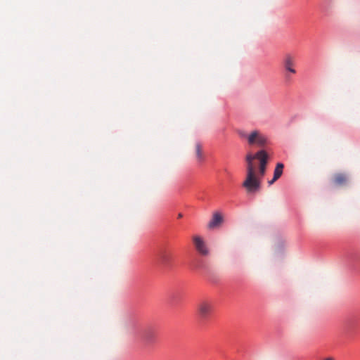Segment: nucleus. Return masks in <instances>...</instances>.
Masks as SVG:
<instances>
[{"mask_svg": "<svg viewBox=\"0 0 360 360\" xmlns=\"http://www.w3.org/2000/svg\"><path fill=\"white\" fill-rule=\"evenodd\" d=\"M255 159H257L259 161V174L262 177L265 174L268 155L265 150H261L255 155L248 153L246 155L247 176L243 183V186L248 193H254L258 191L260 187V180L256 176L255 167L253 163Z\"/></svg>", "mask_w": 360, "mask_h": 360, "instance_id": "nucleus-1", "label": "nucleus"}, {"mask_svg": "<svg viewBox=\"0 0 360 360\" xmlns=\"http://www.w3.org/2000/svg\"><path fill=\"white\" fill-rule=\"evenodd\" d=\"M222 221V217L218 214L215 213L214 214L212 220L210 221L208 226L209 228H214L219 225Z\"/></svg>", "mask_w": 360, "mask_h": 360, "instance_id": "nucleus-9", "label": "nucleus"}, {"mask_svg": "<svg viewBox=\"0 0 360 360\" xmlns=\"http://www.w3.org/2000/svg\"><path fill=\"white\" fill-rule=\"evenodd\" d=\"M347 181V176L345 174H335L333 177V184L335 186H343Z\"/></svg>", "mask_w": 360, "mask_h": 360, "instance_id": "nucleus-8", "label": "nucleus"}, {"mask_svg": "<svg viewBox=\"0 0 360 360\" xmlns=\"http://www.w3.org/2000/svg\"><path fill=\"white\" fill-rule=\"evenodd\" d=\"M155 338V332L153 328H147L142 333V339L148 343L152 342Z\"/></svg>", "mask_w": 360, "mask_h": 360, "instance_id": "nucleus-7", "label": "nucleus"}, {"mask_svg": "<svg viewBox=\"0 0 360 360\" xmlns=\"http://www.w3.org/2000/svg\"><path fill=\"white\" fill-rule=\"evenodd\" d=\"M193 240L194 245L197 250V251L202 255L206 256L209 253V250L206 247V245L202 240V238L198 236H195L193 237Z\"/></svg>", "mask_w": 360, "mask_h": 360, "instance_id": "nucleus-5", "label": "nucleus"}, {"mask_svg": "<svg viewBox=\"0 0 360 360\" xmlns=\"http://www.w3.org/2000/svg\"><path fill=\"white\" fill-rule=\"evenodd\" d=\"M214 305L211 300H203L199 302L197 305V312L202 320H206L211 315Z\"/></svg>", "mask_w": 360, "mask_h": 360, "instance_id": "nucleus-4", "label": "nucleus"}, {"mask_svg": "<svg viewBox=\"0 0 360 360\" xmlns=\"http://www.w3.org/2000/svg\"><path fill=\"white\" fill-rule=\"evenodd\" d=\"M171 259V256L166 252H162L160 255L159 262L162 265L165 266H167L169 264Z\"/></svg>", "mask_w": 360, "mask_h": 360, "instance_id": "nucleus-11", "label": "nucleus"}, {"mask_svg": "<svg viewBox=\"0 0 360 360\" xmlns=\"http://www.w3.org/2000/svg\"><path fill=\"white\" fill-rule=\"evenodd\" d=\"M195 153L196 160L198 162H202L204 160V154L202 150V146L199 143L195 145Z\"/></svg>", "mask_w": 360, "mask_h": 360, "instance_id": "nucleus-10", "label": "nucleus"}, {"mask_svg": "<svg viewBox=\"0 0 360 360\" xmlns=\"http://www.w3.org/2000/svg\"><path fill=\"white\" fill-rule=\"evenodd\" d=\"M281 65L285 72V77L286 79L288 80L290 79V75H295L297 73L295 69L296 58L292 53L286 52L284 53L282 58Z\"/></svg>", "mask_w": 360, "mask_h": 360, "instance_id": "nucleus-3", "label": "nucleus"}, {"mask_svg": "<svg viewBox=\"0 0 360 360\" xmlns=\"http://www.w3.org/2000/svg\"><path fill=\"white\" fill-rule=\"evenodd\" d=\"M183 217V214L181 213H179L178 214V218H181Z\"/></svg>", "mask_w": 360, "mask_h": 360, "instance_id": "nucleus-12", "label": "nucleus"}, {"mask_svg": "<svg viewBox=\"0 0 360 360\" xmlns=\"http://www.w3.org/2000/svg\"><path fill=\"white\" fill-rule=\"evenodd\" d=\"M326 360H332L331 358L326 359Z\"/></svg>", "mask_w": 360, "mask_h": 360, "instance_id": "nucleus-13", "label": "nucleus"}, {"mask_svg": "<svg viewBox=\"0 0 360 360\" xmlns=\"http://www.w3.org/2000/svg\"><path fill=\"white\" fill-rule=\"evenodd\" d=\"M284 165L283 163H278L276 166L274 172V177L271 180L268 181L269 185H272L276 181H277L282 175Z\"/></svg>", "mask_w": 360, "mask_h": 360, "instance_id": "nucleus-6", "label": "nucleus"}, {"mask_svg": "<svg viewBox=\"0 0 360 360\" xmlns=\"http://www.w3.org/2000/svg\"><path fill=\"white\" fill-rule=\"evenodd\" d=\"M238 134L240 138L245 139L250 146L264 147L267 143V137L257 129L252 130L249 134L245 131H239Z\"/></svg>", "mask_w": 360, "mask_h": 360, "instance_id": "nucleus-2", "label": "nucleus"}]
</instances>
